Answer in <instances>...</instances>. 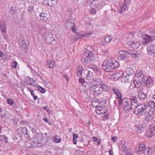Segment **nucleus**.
<instances>
[{
  "label": "nucleus",
  "instance_id": "obj_13",
  "mask_svg": "<svg viewBox=\"0 0 155 155\" xmlns=\"http://www.w3.org/2000/svg\"><path fill=\"white\" fill-rule=\"evenodd\" d=\"M143 38V40L142 41V43L144 44H147L149 42H151L153 39V38L151 36L147 34L144 35Z\"/></svg>",
  "mask_w": 155,
  "mask_h": 155
},
{
  "label": "nucleus",
  "instance_id": "obj_6",
  "mask_svg": "<svg viewBox=\"0 0 155 155\" xmlns=\"http://www.w3.org/2000/svg\"><path fill=\"white\" fill-rule=\"evenodd\" d=\"M45 36L47 43L52 45H54L56 43V40L51 33L46 32Z\"/></svg>",
  "mask_w": 155,
  "mask_h": 155
},
{
  "label": "nucleus",
  "instance_id": "obj_28",
  "mask_svg": "<svg viewBox=\"0 0 155 155\" xmlns=\"http://www.w3.org/2000/svg\"><path fill=\"white\" fill-rule=\"evenodd\" d=\"M40 18L41 20H47L48 19V15L45 13H42L40 15Z\"/></svg>",
  "mask_w": 155,
  "mask_h": 155
},
{
  "label": "nucleus",
  "instance_id": "obj_56",
  "mask_svg": "<svg viewBox=\"0 0 155 155\" xmlns=\"http://www.w3.org/2000/svg\"><path fill=\"white\" fill-rule=\"evenodd\" d=\"M79 82L81 83H83L84 82V80L82 78H80L79 79Z\"/></svg>",
  "mask_w": 155,
  "mask_h": 155
},
{
  "label": "nucleus",
  "instance_id": "obj_55",
  "mask_svg": "<svg viewBox=\"0 0 155 155\" xmlns=\"http://www.w3.org/2000/svg\"><path fill=\"white\" fill-rule=\"evenodd\" d=\"M80 92L82 94L83 93L84 94H85L87 95V92L86 90H84V91L82 90V91H81Z\"/></svg>",
  "mask_w": 155,
  "mask_h": 155
},
{
  "label": "nucleus",
  "instance_id": "obj_12",
  "mask_svg": "<svg viewBox=\"0 0 155 155\" xmlns=\"http://www.w3.org/2000/svg\"><path fill=\"white\" fill-rule=\"evenodd\" d=\"M155 135V125L151 126L150 130L146 134V135L149 137H151Z\"/></svg>",
  "mask_w": 155,
  "mask_h": 155
},
{
  "label": "nucleus",
  "instance_id": "obj_51",
  "mask_svg": "<svg viewBox=\"0 0 155 155\" xmlns=\"http://www.w3.org/2000/svg\"><path fill=\"white\" fill-rule=\"evenodd\" d=\"M7 103L8 104L11 105L13 104L14 101L11 99H8L7 100Z\"/></svg>",
  "mask_w": 155,
  "mask_h": 155
},
{
  "label": "nucleus",
  "instance_id": "obj_27",
  "mask_svg": "<svg viewBox=\"0 0 155 155\" xmlns=\"http://www.w3.org/2000/svg\"><path fill=\"white\" fill-rule=\"evenodd\" d=\"M140 43L139 41L135 42L133 41L132 48H137L140 46Z\"/></svg>",
  "mask_w": 155,
  "mask_h": 155
},
{
  "label": "nucleus",
  "instance_id": "obj_64",
  "mask_svg": "<svg viewBox=\"0 0 155 155\" xmlns=\"http://www.w3.org/2000/svg\"><path fill=\"white\" fill-rule=\"evenodd\" d=\"M109 115L108 114H107L104 116V118L105 119H107L108 118Z\"/></svg>",
  "mask_w": 155,
  "mask_h": 155
},
{
  "label": "nucleus",
  "instance_id": "obj_33",
  "mask_svg": "<svg viewBox=\"0 0 155 155\" xmlns=\"http://www.w3.org/2000/svg\"><path fill=\"white\" fill-rule=\"evenodd\" d=\"M137 97H134L133 99L131 101V102H132V106L135 107L137 105Z\"/></svg>",
  "mask_w": 155,
  "mask_h": 155
},
{
  "label": "nucleus",
  "instance_id": "obj_30",
  "mask_svg": "<svg viewBox=\"0 0 155 155\" xmlns=\"http://www.w3.org/2000/svg\"><path fill=\"white\" fill-rule=\"evenodd\" d=\"M54 62L49 60L48 61V64L47 66H48L49 68L52 69L54 68Z\"/></svg>",
  "mask_w": 155,
  "mask_h": 155
},
{
  "label": "nucleus",
  "instance_id": "obj_62",
  "mask_svg": "<svg viewBox=\"0 0 155 155\" xmlns=\"http://www.w3.org/2000/svg\"><path fill=\"white\" fill-rule=\"evenodd\" d=\"M131 0H125V3L126 4H127L131 2Z\"/></svg>",
  "mask_w": 155,
  "mask_h": 155
},
{
  "label": "nucleus",
  "instance_id": "obj_10",
  "mask_svg": "<svg viewBox=\"0 0 155 155\" xmlns=\"http://www.w3.org/2000/svg\"><path fill=\"white\" fill-rule=\"evenodd\" d=\"M19 44L20 47L23 50H26L28 49V46L24 39H20L19 41Z\"/></svg>",
  "mask_w": 155,
  "mask_h": 155
},
{
  "label": "nucleus",
  "instance_id": "obj_5",
  "mask_svg": "<svg viewBox=\"0 0 155 155\" xmlns=\"http://www.w3.org/2000/svg\"><path fill=\"white\" fill-rule=\"evenodd\" d=\"M90 91L91 93L95 96L98 95L102 93V89L100 88V87L95 85L91 87Z\"/></svg>",
  "mask_w": 155,
  "mask_h": 155
},
{
  "label": "nucleus",
  "instance_id": "obj_24",
  "mask_svg": "<svg viewBox=\"0 0 155 155\" xmlns=\"http://www.w3.org/2000/svg\"><path fill=\"white\" fill-rule=\"evenodd\" d=\"M100 85V88L102 89V92H103V90L107 91L108 90V86L106 84L103 82Z\"/></svg>",
  "mask_w": 155,
  "mask_h": 155
},
{
  "label": "nucleus",
  "instance_id": "obj_26",
  "mask_svg": "<svg viewBox=\"0 0 155 155\" xmlns=\"http://www.w3.org/2000/svg\"><path fill=\"white\" fill-rule=\"evenodd\" d=\"M93 81V82H94V84H97L96 86H99V85H101L103 82L99 78H94Z\"/></svg>",
  "mask_w": 155,
  "mask_h": 155
},
{
  "label": "nucleus",
  "instance_id": "obj_36",
  "mask_svg": "<svg viewBox=\"0 0 155 155\" xmlns=\"http://www.w3.org/2000/svg\"><path fill=\"white\" fill-rule=\"evenodd\" d=\"M37 88L38 91L42 93H44L46 92V90L44 88L39 86L37 87Z\"/></svg>",
  "mask_w": 155,
  "mask_h": 155
},
{
  "label": "nucleus",
  "instance_id": "obj_1",
  "mask_svg": "<svg viewBox=\"0 0 155 155\" xmlns=\"http://www.w3.org/2000/svg\"><path fill=\"white\" fill-rule=\"evenodd\" d=\"M113 61L110 59H107L103 62V69L106 72H110L113 71L116 68V64Z\"/></svg>",
  "mask_w": 155,
  "mask_h": 155
},
{
  "label": "nucleus",
  "instance_id": "obj_18",
  "mask_svg": "<svg viewBox=\"0 0 155 155\" xmlns=\"http://www.w3.org/2000/svg\"><path fill=\"white\" fill-rule=\"evenodd\" d=\"M0 28L2 33H6V28L5 21H1L0 22Z\"/></svg>",
  "mask_w": 155,
  "mask_h": 155
},
{
  "label": "nucleus",
  "instance_id": "obj_42",
  "mask_svg": "<svg viewBox=\"0 0 155 155\" xmlns=\"http://www.w3.org/2000/svg\"><path fill=\"white\" fill-rule=\"evenodd\" d=\"M33 143L35 146L36 147H39V143H40V142L38 141L37 139H35V140L33 141Z\"/></svg>",
  "mask_w": 155,
  "mask_h": 155
},
{
  "label": "nucleus",
  "instance_id": "obj_47",
  "mask_svg": "<svg viewBox=\"0 0 155 155\" xmlns=\"http://www.w3.org/2000/svg\"><path fill=\"white\" fill-rule=\"evenodd\" d=\"M133 83H134V84L135 86V87H136V86L135 85V84H139V83H141V84H143V82H141V80H139L138 81H137L135 80H134V81H133Z\"/></svg>",
  "mask_w": 155,
  "mask_h": 155
},
{
  "label": "nucleus",
  "instance_id": "obj_19",
  "mask_svg": "<svg viewBox=\"0 0 155 155\" xmlns=\"http://www.w3.org/2000/svg\"><path fill=\"white\" fill-rule=\"evenodd\" d=\"M48 139L46 137H42L40 141L39 144V147H41L45 144L48 142Z\"/></svg>",
  "mask_w": 155,
  "mask_h": 155
},
{
  "label": "nucleus",
  "instance_id": "obj_43",
  "mask_svg": "<svg viewBox=\"0 0 155 155\" xmlns=\"http://www.w3.org/2000/svg\"><path fill=\"white\" fill-rule=\"evenodd\" d=\"M112 38L111 37H110L109 36H107L105 37V40L106 42L108 43L112 40Z\"/></svg>",
  "mask_w": 155,
  "mask_h": 155
},
{
  "label": "nucleus",
  "instance_id": "obj_16",
  "mask_svg": "<svg viewBox=\"0 0 155 155\" xmlns=\"http://www.w3.org/2000/svg\"><path fill=\"white\" fill-rule=\"evenodd\" d=\"M147 51L150 55L154 56L155 54V46H151L147 47Z\"/></svg>",
  "mask_w": 155,
  "mask_h": 155
},
{
  "label": "nucleus",
  "instance_id": "obj_14",
  "mask_svg": "<svg viewBox=\"0 0 155 155\" xmlns=\"http://www.w3.org/2000/svg\"><path fill=\"white\" fill-rule=\"evenodd\" d=\"M135 76L138 77L139 80H141V82H144L147 81V79H145V77H144V75L143 73L141 72H139L136 74Z\"/></svg>",
  "mask_w": 155,
  "mask_h": 155
},
{
  "label": "nucleus",
  "instance_id": "obj_54",
  "mask_svg": "<svg viewBox=\"0 0 155 155\" xmlns=\"http://www.w3.org/2000/svg\"><path fill=\"white\" fill-rule=\"evenodd\" d=\"M150 45L151 46H155V39H154L153 38V39L151 42Z\"/></svg>",
  "mask_w": 155,
  "mask_h": 155
},
{
  "label": "nucleus",
  "instance_id": "obj_4",
  "mask_svg": "<svg viewBox=\"0 0 155 155\" xmlns=\"http://www.w3.org/2000/svg\"><path fill=\"white\" fill-rule=\"evenodd\" d=\"M123 108L126 112H128L132 108V102L131 101L127 98H124L122 101L121 104Z\"/></svg>",
  "mask_w": 155,
  "mask_h": 155
},
{
  "label": "nucleus",
  "instance_id": "obj_46",
  "mask_svg": "<svg viewBox=\"0 0 155 155\" xmlns=\"http://www.w3.org/2000/svg\"><path fill=\"white\" fill-rule=\"evenodd\" d=\"M0 138L2 140H4V139L6 140L5 141V142L6 143H8V141H7L8 138L7 137H6L5 135H1L0 136Z\"/></svg>",
  "mask_w": 155,
  "mask_h": 155
},
{
  "label": "nucleus",
  "instance_id": "obj_53",
  "mask_svg": "<svg viewBox=\"0 0 155 155\" xmlns=\"http://www.w3.org/2000/svg\"><path fill=\"white\" fill-rule=\"evenodd\" d=\"M13 64H14V65H12V67L14 68H15L16 67L17 65V63L16 61H14L13 62Z\"/></svg>",
  "mask_w": 155,
  "mask_h": 155
},
{
  "label": "nucleus",
  "instance_id": "obj_7",
  "mask_svg": "<svg viewBox=\"0 0 155 155\" xmlns=\"http://www.w3.org/2000/svg\"><path fill=\"white\" fill-rule=\"evenodd\" d=\"M144 88H145V87H144ZM144 90L145 89H144V91H143V89L141 88L137 90L138 97L141 99H144L147 97V93L148 90L147 89H145L146 91H145Z\"/></svg>",
  "mask_w": 155,
  "mask_h": 155
},
{
  "label": "nucleus",
  "instance_id": "obj_48",
  "mask_svg": "<svg viewBox=\"0 0 155 155\" xmlns=\"http://www.w3.org/2000/svg\"><path fill=\"white\" fill-rule=\"evenodd\" d=\"M104 111H103V108H101L100 110V111H99L100 114H104L106 113L107 111V109L106 108H105V109H104Z\"/></svg>",
  "mask_w": 155,
  "mask_h": 155
},
{
  "label": "nucleus",
  "instance_id": "obj_35",
  "mask_svg": "<svg viewBox=\"0 0 155 155\" xmlns=\"http://www.w3.org/2000/svg\"><path fill=\"white\" fill-rule=\"evenodd\" d=\"M148 105L151 108H153L155 106V103L153 101H150L149 102Z\"/></svg>",
  "mask_w": 155,
  "mask_h": 155
},
{
  "label": "nucleus",
  "instance_id": "obj_59",
  "mask_svg": "<svg viewBox=\"0 0 155 155\" xmlns=\"http://www.w3.org/2000/svg\"><path fill=\"white\" fill-rule=\"evenodd\" d=\"M78 137V136L77 134H73V138L76 139Z\"/></svg>",
  "mask_w": 155,
  "mask_h": 155
},
{
  "label": "nucleus",
  "instance_id": "obj_61",
  "mask_svg": "<svg viewBox=\"0 0 155 155\" xmlns=\"http://www.w3.org/2000/svg\"><path fill=\"white\" fill-rule=\"evenodd\" d=\"M121 53L123 54L122 55H126L127 53H128L127 51H121Z\"/></svg>",
  "mask_w": 155,
  "mask_h": 155
},
{
  "label": "nucleus",
  "instance_id": "obj_3",
  "mask_svg": "<svg viewBox=\"0 0 155 155\" xmlns=\"http://www.w3.org/2000/svg\"><path fill=\"white\" fill-rule=\"evenodd\" d=\"M134 113L137 115L140 114L143 116H145L147 114V109L146 105L144 104H140L135 108Z\"/></svg>",
  "mask_w": 155,
  "mask_h": 155
},
{
  "label": "nucleus",
  "instance_id": "obj_38",
  "mask_svg": "<svg viewBox=\"0 0 155 155\" xmlns=\"http://www.w3.org/2000/svg\"><path fill=\"white\" fill-rule=\"evenodd\" d=\"M67 25H71V28L72 29V31L74 32H75V29L73 27V25H74V23L73 22H68L67 23Z\"/></svg>",
  "mask_w": 155,
  "mask_h": 155
},
{
  "label": "nucleus",
  "instance_id": "obj_41",
  "mask_svg": "<svg viewBox=\"0 0 155 155\" xmlns=\"http://www.w3.org/2000/svg\"><path fill=\"white\" fill-rule=\"evenodd\" d=\"M149 78L147 80V81L146 82L145 81V82H146V87H145V88L146 89H147V87H148V86H150V85H152V82L150 81H149Z\"/></svg>",
  "mask_w": 155,
  "mask_h": 155
},
{
  "label": "nucleus",
  "instance_id": "obj_49",
  "mask_svg": "<svg viewBox=\"0 0 155 155\" xmlns=\"http://www.w3.org/2000/svg\"><path fill=\"white\" fill-rule=\"evenodd\" d=\"M150 33L153 37H155V30H152L150 31Z\"/></svg>",
  "mask_w": 155,
  "mask_h": 155
},
{
  "label": "nucleus",
  "instance_id": "obj_63",
  "mask_svg": "<svg viewBox=\"0 0 155 155\" xmlns=\"http://www.w3.org/2000/svg\"><path fill=\"white\" fill-rule=\"evenodd\" d=\"M109 154L110 155H114L113 152L112 150H110L109 151Z\"/></svg>",
  "mask_w": 155,
  "mask_h": 155
},
{
  "label": "nucleus",
  "instance_id": "obj_31",
  "mask_svg": "<svg viewBox=\"0 0 155 155\" xmlns=\"http://www.w3.org/2000/svg\"><path fill=\"white\" fill-rule=\"evenodd\" d=\"M147 125H146L145 124H142L141 125V127H140L138 131H139L140 132H141L142 131H144L145 130V128Z\"/></svg>",
  "mask_w": 155,
  "mask_h": 155
},
{
  "label": "nucleus",
  "instance_id": "obj_52",
  "mask_svg": "<svg viewBox=\"0 0 155 155\" xmlns=\"http://www.w3.org/2000/svg\"><path fill=\"white\" fill-rule=\"evenodd\" d=\"M133 41H130L127 42V46H130L132 48V45H133Z\"/></svg>",
  "mask_w": 155,
  "mask_h": 155
},
{
  "label": "nucleus",
  "instance_id": "obj_22",
  "mask_svg": "<svg viewBox=\"0 0 155 155\" xmlns=\"http://www.w3.org/2000/svg\"><path fill=\"white\" fill-rule=\"evenodd\" d=\"M126 72L128 76H130L133 75L134 73L133 69L131 68H127L126 70Z\"/></svg>",
  "mask_w": 155,
  "mask_h": 155
},
{
  "label": "nucleus",
  "instance_id": "obj_17",
  "mask_svg": "<svg viewBox=\"0 0 155 155\" xmlns=\"http://www.w3.org/2000/svg\"><path fill=\"white\" fill-rule=\"evenodd\" d=\"M100 102L95 97L93 98L91 100V104L93 107L97 108L101 107V106L99 105Z\"/></svg>",
  "mask_w": 155,
  "mask_h": 155
},
{
  "label": "nucleus",
  "instance_id": "obj_44",
  "mask_svg": "<svg viewBox=\"0 0 155 155\" xmlns=\"http://www.w3.org/2000/svg\"><path fill=\"white\" fill-rule=\"evenodd\" d=\"M30 89L29 88V90ZM31 95L33 97L34 100H35L37 98V96L35 95L34 94V91H33L30 90Z\"/></svg>",
  "mask_w": 155,
  "mask_h": 155
},
{
  "label": "nucleus",
  "instance_id": "obj_2",
  "mask_svg": "<svg viewBox=\"0 0 155 155\" xmlns=\"http://www.w3.org/2000/svg\"><path fill=\"white\" fill-rule=\"evenodd\" d=\"M94 51L87 50L84 53V55L82 57L81 60L83 63L90 64L93 62Z\"/></svg>",
  "mask_w": 155,
  "mask_h": 155
},
{
  "label": "nucleus",
  "instance_id": "obj_25",
  "mask_svg": "<svg viewBox=\"0 0 155 155\" xmlns=\"http://www.w3.org/2000/svg\"><path fill=\"white\" fill-rule=\"evenodd\" d=\"M127 4H125L123 6L119 9V12L120 14H123L126 10H127L128 7H127Z\"/></svg>",
  "mask_w": 155,
  "mask_h": 155
},
{
  "label": "nucleus",
  "instance_id": "obj_57",
  "mask_svg": "<svg viewBox=\"0 0 155 155\" xmlns=\"http://www.w3.org/2000/svg\"><path fill=\"white\" fill-rule=\"evenodd\" d=\"M6 115L5 114H2L1 116V117L2 119V120H5V118Z\"/></svg>",
  "mask_w": 155,
  "mask_h": 155
},
{
  "label": "nucleus",
  "instance_id": "obj_9",
  "mask_svg": "<svg viewBox=\"0 0 155 155\" xmlns=\"http://www.w3.org/2000/svg\"><path fill=\"white\" fill-rule=\"evenodd\" d=\"M112 90L118 98V103L119 105H120L121 104L122 100L121 99V94L120 91L117 88H114L112 89Z\"/></svg>",
  "mask_w": 155,
  "mask_h": 155
},
{
  "label": "nucleus",
  "instance_id": "obj_45",
  "mask_svg": "<svg viewBox=\"0 0 155 155\" xmlns=\"http://www.w3.org/2000/svg\"><path fill=\"white\" fill-rule=\"evenodd\" d=\"M54 141L56 143L60 142L61 141V139L59 138L58 136H56L54 138Z\"/></svg>",
  "mask_w": 155,
  "mask_h": 155
},
{
  "label": "nucleus",
  "instance_id": "obj_34",
  "mask_svg": "<svg viewBox=\"0 0 155 155\" xmlns=\"http://www.w3.org/2000/svg\"><path fill=\"white\" fill-rule=\"evenodd\" d=\"M150 112L148 111V113L147 116L145 117L144 119L145 121H146L147 122H149L150 119V117L151 116V114H152L153 113H151L150 114Z\"/></svg>",
  "mask_w": 155,
  "mask_h": 155
},
{
  "label": "nucleus",
  "instance_id": "obj_23",
  "mask_svg": "<svg viewBox=\"0 0 155 155\" xmlns=\"http://www.w3.org/2000/svg\"><path fill=\"white\" fill-rule=\"evenodd\" d=\"M127 52L128 54L131 55L133 57L137 56V55H139L137 51L135 50H130L127 51Z\"/></svg>",
  "mask_w": 155,
  "mask_h": 155
},
{
  "label": "nucleus",
  "instance_id": "obj_50",
  "mask_svg": "<svg viewBox=\"0 0 155 155\" xmlns=\"http://www.w3.org/2000/svg\"><path fill=\"white\" fill-rule=\"evenodd\" d=\"M121 58L124 61H126L127 59V57L125 55H122Z\"/></svg>",
  "mask_w": 155,
  "mask_h": 155
},
{
  "label": "nucleus",
  "instance_id": "obj_32",
  "mask_svg": "<svg viewBox=\"0 0 155 155\" xmlns=\"http://www.w3.org/2000/svg\"><path fill=\"white\" fill-rule=\"evenodd\" d=\"M33 145L31 143L30 141H28L26 142L25 146L27 148H30L32 147Z\"/></svg>",
  "mask_w": 155,
  "mask_h": 155
},
{
  "label": "nucleus",
  "instance_id": "obj_39",
  "mask_svg": "<svg viewBox=\"0 0 155 155\" xmlns=\"http://www.w3.org/2000/svg\"><path fill=\"white\" fill-rule=\"evenodd\" d=\"M145 153H146V155H151L152 154V149L150 147H148L147 152Z\"/></svg>",
  "mask_w": 155,
  "mask_h": 155
},
{
  "label": "nucleus",
  "instance_id": "obj_29",
  "mask_svg": "<svg viewBox=\"0 0 155 155\" xmlns=\"http://www.w3.org/2000/svg\"><path fill=\"white\" fill-rule=\"evenodd\" d=\"M83 70V68L82 67H79L78 69V71L77 73V75L79 77H83L82 71Z\"/></svg>",
  "mask_w": 155,
  "mask_h": 155
},
{
  "label": "nucleus",
  "instance_id": "obj_15",
  "mask_svg": "<svg viewBox=\"0 0 155 155\" xmlns=\"http://www.w3.org/2000/svg\"><path fill=\"white\" fill-rule=\"evenodd\" d=\"M56 1L57 0H45L43 2L46 5L52 7L56 3Z\"/></svg>",
  "mask_w": 155,
  "mask_h": 155
},
{
  "label": "nucleus",
  "instance_id": "obj_11",
  "mask_svg": "<svg viewBox=\"0 0 155 155\" xmlns=\"http://www.w3.org/2000/svg\"><path fill=\"white\" fill-rule=\"evenodd\" d=\"M119 149L124 151V153L126 155H132L130 153V149L128 148H127V146L125 144L120 145L119 146Z\"/></svg>",
  "mask_w": 155,
  "mask_h": 155
},
{
  "label": "nucleus",
  "instance_id": "obj_21",
  "mask_svg": "<svg viewBox=\"0 0 155 155\" xmlns=\"http://www.w3.org/2000/svg\"><path fill=\"white\" fill-rule=\"evenodd\" d=\"M146 147V145L144 143L141 144L137 148H136V149L137 153H139L140 152L144 150Z\"/></svg>",
  "mask_w": 155,
  "mask_h": 155
},
{
  "label": "nucleus",
  "instance_id": "obj_60",
  "mask_svg": "<svg viewBox=\"0 0 155 155\" xmlns=\"http://www.w3.org/2000/svg\"><path fill=\"white\" fill-rule=\"evenodd\" d=\"M91 12L94 14H95L96 13V11L94 8H92Z\"/></svg>",
  "mask_w": 155,
  "mask_h": 155
},
{
  "label": "nucleus",
  "instance_id": "obj_58",
  "mask_svg": "<svg viewBox=\"0 0 155 155\" xmlns=\"http://www.w3.org/2000/svg\"><path fill=\"white\" fill-rule=\"evenodd\" d=\"M112 140L113 141L115 142L117 140V137H113L111 138Z\"/></svg>",
  "mask_w": 155,
  "mask_h": 155
},
{
  "label": "nucleus",
  "instance_id": "obj_40",
  "mask_svg": "<svg viewBox=\"0 0 155 155\" xmlns=\"http://www.w3.org/2000/svg\"><path fill=\"white\" fill-rule=\"evenodd\" d=\"M34 6H29L28 8V13H31L34 9Z\"/></svg>",
  "mask_w": 155,
  "mask_h": 155
},
{
  "label": "nucleus",
  "instance_id": "obj_20",
  "mask_svg": "<svg viewBox=\"0 0 155 155\" xmlns=\"http://www.w3.org/2000/svg\"><path fill=\"white\" fill-rule=\"evenodd\" d=\"M84 37V35L80 34L79 33H76V35L73 38H71V41H74L78 39H79L81 38L82 37Z\"/></svg>",
  "mask_w": 155,
  "mask_h": 155
},
{
  "label": "nucleus",
  "instance_id": "obj_8",
  "mask_svg": "<svg viewBox=\"0 0 155 155\" xmlns=\"http://www.w3.org/2000/svg\"><path fill=\"white\" fill-rule=\"evenodd\" d=\"M93 76V73L89 70H85L83 73V77L86 79H90Z\"/></svg>",
  "mask_w": 155,
  "mask_h": 155
},
{
  "label": "nucleus",
  "instance_id": "obj_37",
  "mask_svg": "<svg viewBox=\"0 0 155 155\" xmlns=\"http://www.w3.org/2000/svg\"><path fill=\"white\" fill-rule=\"evenodd\" d=\"M88 68L92 69L95 71H97V67L92 64H89L88 66Z\"/></svg>",
  "mask_w": 155,
  "mask_h": 155
}]
</instances>
